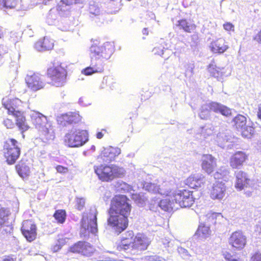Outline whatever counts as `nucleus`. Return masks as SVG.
<instances>
[{"label": "nucleus", "instance_id": "nucleus-1", "mask_svg": "<svg viewBox=\"0 0 261 261\" xmlns=\"http://www.w3.org/2000/svg\"><path fill=\"white\" fill-rule=\"evenodd\" d=\"M132 206L130 199L124 195H116L111 199L108 210V225L118 233H121L128 226V218Z\"/></svg>", "mask_w": 261, "mask_h": 261}, {"label": "nucleus", "instance_id": "nucleus-2", "mask_svg": "<svg viewBox=\"0 0 261 261\" xmlns=\"http://www.w3.org/2000/svg\"><path fill=\"white\" fill-rule=\"evenodd\" d=\"M94 170L98 179L106 182L122 178L126 173L124 168L115 164H100L94 166Z\"/></svg>", "mask_w": 261, "mask_h": 261}, {"label": "nucleus", "instance_id": "nucleus-3", "mask_svg": "<svg viewBox=\"0 0 261 261\" xmlns=\"http://www.w3.org/2000/svg\"><path fill=\"white\" fill-rule=\"evenodd\" d=\"M3 155L6 162L9 165L14 164L19 158L21 149L18 141L13 138H9L4 142L3 147Z\"/></svg>", "mask_w": 261, "mask_h": 261}, {"label": "nucleus", "instance_id": "nucleus-4", "mask_svg": "<svg viewBox=\"0 0 261 261\" xmlns=\"http://www.w3.org/2000/svg\"><path fill=\"white\" fill-rule=\"evenodd\" d=\"M46 76L50 80L52 85L56 87H62L66 83L67 70L61 64H53L48 67L46 71Z\"/></svg>", "mask_w": 261, "mask_h": 261}, {"label": "nucleus", "instance_id": "nucleus-5", "mask_svg": "<svg viewBox=\"0 0 261 261\" xmlns=\"http://www.w3.org/2000/svg\"><path fill=\"white\" fill-rule=\"evenodd\" d=\"M88 141V133L81 129H71L65 136L64 141L70 147H79Z\"/></svg>", "mask_w": 261, "mask_h": 261}, {"label": "nucleus", "instance_id": "nucleus-6", "mask_svg": "<svg viewBox=\"0 0 261 261\" xmlns=\"http://www.w3.org/2000/svg\"><path fill=\"white\" fill-rule=\"evenodd\" d=\"M114 45L110 42H106L101 45L98 40H94L90 48L91 60L96 61L100 58L109 57L114 51Z\"/></svg>", "mask_w": 261, "mask_h": 261}, {"label": "nucleus", "instance_id": "nucleus-7", "mask_svg": "<svg viewBox=\"0 0 261 261\" xmlns=\"http://www.w3.org/2000/svg\"><path fill=\"white\" fill-rule=\"evenodd\" d=\"M175 203L181 207H191L195 202L193 192L187 189L176 190L173 194Z\"/></svg>", "mask_w": 261, "mask_h": 261}, {"label": "nucleus", "instance_id": "nucleus-8", "mask_svg": "<svg viewBox=\"0 0 261 261\" xmlns=\"http://www.w3.org/2000/svg\"><path fill=\"white\" fill-rule=\"evenodd\" d=\"M228 243L234 250H242L247 245V237L243 231L241 230H236L230 234L228 239Z\"/></svg>", "mask_w": 261, "mask_h": 261}, {"label": "nucleus", "instance_id": "nucleus-9", "mask_svg": "<svg viewBox=\"0 0 261 261\" xmlns=\"http://www.w3.org/2000/svg\"><path fill=\"white\" fill-rule=\"evenodd\" d=\"M21 231L26 240L31 242L34 241L37 235V227L34 221L26 220L23 221Z\"/></svg>", "mask_w": 261, "mask_h": 261}, {"label": "nucleus", "instance_id": "nucleus-10", "mask_svg": "<svg viewBox=\"0 0 261 261\" xmlns=\"http://www.w3.org/2000/svg\"><path fill=\"white\" fill-rule=\"evenodd\" d=\"M249 154L242 150L236 151L229 158L230 167L233 169L242 168L248 161Z\"/></svg>", "mask_w": 261, "mask_h": 261}, {"label": "nucleus", "instance_id": "nucleus-11", "mask_svg": "<svg viewBox=\"0 0 261 261\" xmlns=\"http://www.w3.org/2000/svg\"><path fill=\"white\" fill-rule=\"evenodd\" d=\"M25 82L27 87L34 92L43 89L45 85V83L41 79L40 74L37 72L27 74L25 78Z\"/></svg>", "mask_w": 261, "mask_h": 261}, {"label": "nucleus", "instance_id": "nucleus-12", "mask_svg": "<svg viewBox=\"0 0 261 261\" xmlns=\"http://www.w3.org/2000/svg\"><path fill=\"white\" fill-rule=\"evenodd\" d=\"M82 117L79 114L75 112H68L60 115L57 117V123L61 127H67L69 125L78 123L81 122Z\"/></svg>", "mask_w": 261, "mask_h": 261}, {"label": "nucleus", "instance_id": "nucleus-13", "mask_svg": "<svg viewBox=\"0 0 261 261\" xmlns=\"http://www.w3.org/2000/svg\"><path fill=\"white\" fill-rule=\"evenodd\" d=\"M22 103V101L17 98L3 99L2 101L3 106L7 110V114L14 117L23 112L19 110Z\"/></svg>", "mask_w": 261, "mask_h": 261}, {"label": "nucleus", "instance_id": "nucleus-14", "mask_svg": "<svg viewBox=\"0 0 261 261\" xmlns=\"http://www.w3.org/2000/svg\"><path fill=\"white\" fill-rule=\"evenodd\" d=\"M121 153V149L118 147L109 146L105 148L97 156V159L104 162H111Z\"/></svg>", "mask_w": 261, "mask_h": 261}, {"label": "nucleus", "instance_id": "nucleus-15", "mask_svg": "<svg viewBox=\"0 0 261 261\" xmlns=\"http://www.w3.org/2000/svg\"><path fill=\"white\" fill-rule=\"evenodd\" d=\"M70 252L79 253L85 256H89L94 252V247L89 243L79 241L70 247Z\"/></svg>", "mask_w": 261, "mask_h": 261}, {"label": "nucleus", "instance_id": "nucleus-16", "mask_svg": "<svg viewBox=\"0 0 261 261\" xmlns=\"http://www.w3.org/2000/svg\"><path fill=\"white\" fill-rule=\"evenodd\" d=\"M135 233L133 230L126 231L122 236L120 242L117 245L118 251L133 249L135 241Z\"/></svg>", "mask_w": 261, "mask_h": 261}, {"label": "nucleus", "instance_id": "nucleus-17", "mask_svg": "<svg viewBox=\"0 0 261 261\" xmlns=\"http://www.w3.org/2000/svg\"><path fill=\"white\" fill-rule=\"evenodd\" d=\"M209 47L213 53L220 55L226 52L229 48V46L224 38L220 37L213 40Z\"/></svg>", "mask_w": 261, "mask_h": 261}, {"label": "nucleus", "instance_id": "nucleus-18", "mask_svg": "<svg viewBox=\"0 0 261 261\" xmlns=\"http://www.w3.org/2000/svg\"><path fill=\"white\" fill-rule=\"evenodd\" d=\"M201 166L204 172L210 175L217 166L216 159L212 154H204L202 155Z\"/></svg>", "mask_w": 261, "mask_h": 261}, {"label": "nucleus", "instance_id": "nucleus-19", "mask_svg": "<svg viewBox=\"0 0 261 261\" xmlns=\"http://www.w3.org/2000/svg\"><path fill=\"white\" fill-rule=\"evenodd\" d=\"M226 187L225 184L222 181H216L213 185L210 191L211 198L213 200H221L225 195Z\"/></svg>", "mask_w": 261, "mask_h": 261}, {"label": "nucleus", "instance_id": "nucleus-20", "mask_svg": "<svg viewBox=\"0 0 261 261\" xmlns=\"http://www.w3.org/2000/svg\"><path fill=\"white\" fill-rule=\"evenodd\" d=\"M235 188L241 191L250 186V179L247 174L243 171L239 170L235 172Z\"/></svg>", "mask_w": 261, "mask_h": 261}, {"label": "nucleus", "instance_id": "nucleus-21", "mask_svg": "<svg viewBox=\"0 0 261 261\" xmlns=\"http://www.w3.org/2000/svg\"><path fill=\"white\" fill-rule=\"evenodd\" d=\"M30 117L33 124L37 130L49 123L46 116L37 111H34Z\"/></svg>", "mask_w": 261, "mask_h": 261}, {"label": "nucleus", "instance_id": "nucleus-22", "mask_svg": "<svg viewBox=\"0 0 261 261\" xmlns=\"http://www.w3.org/2000/svg\"><path fill=\"white\" fill-rule=\"evenodd\" d=\"M222 105L217 102H211L206 105L202 106L199 113L200 117L202 119H207L210 111L219 113Z\"/></svg>", "mask_w": 261, "mask_h": 261}, {"label": "nucleus", "instance_id": "nucleus-23", "mask_svg": "<svg viewBox=\"0 0 261 261\" xmlns=\"http://www.w3.org/2000/svg\"><path fill=\"white\" fill-rule=\"evenodd\" d=\"M205 184L204 176L198 174H193L185 180V184L192 189L201 187Z\"/></svg>", "mask_w": 261, "mask_h": 261}, {"label": "nucleus", "instance_id": "nucleus-24", "mask_svg": "<svg viewBox=\"0 0 261 261\" xmlns=\"http://www.w3.org/2000/svg\"><path fill=\"white\" fill-rule=\"evenodd\" d=\"M176 26L179 30L187 33H194L197 28L193 20L187 18L178 20L177 21Z\"/></svg>", "mask_w": 261, "mask_h": 261}, {"label": "nucleus", "instance_id": "nucleus-25", "mask_svg": "<svg viewBox=\"0 0 261 261\" xmlns=\"http://www.w3.org/2000/svg\"><path fill=\"white\" fill-rule=\"evenodd\" d=\"M150 241L147 237L141 233H138L135 237L133 249L140 250H146L150 244Z\"/></svg>", "mask_w": 261, "mask_h": 261}, {"label": "nucleus", "instance_id": "nucleus-26", "mask_svg": "<svg viewBox=\"0 0 261 261\" xmlns=\"http://www.w3.org/2000/svg\"><path fill=\"white\" fill-rule=\"evenodd\" d=\"M37 131L40 139L44 142L53 140L55 137L54 130L50 123Z\"/></svg>", "mask_w": 261, "mask_h": 261}, {"label": "nucleus", "instance_id": "nucleus-27", "mask_svg": "<svg viewBox=\"0 0 261 261\" xmlns=\"http://www.w3.org/2000/svg\"><path fill=\"white\" fill-rule=\"evenodd\" d=\"M103 69V65L101 61L97 62L91 60L90 66L83 69L82 73L85 75H91L95 73L101 72Z\"/></svg>", "mask_w": 261, "mask_h": 261}, {"label": "nucleus", "instance_id": "nucleus-28", "mask_svg": "<svg viewBox=\"0 0 261 261\" xmlns=\"http://www.w3.org/2000/svg\"><path fill=\"white\" fill-rule=\"evenodd\" d=\"M54 47L53 41L46 37L37 41L35 44V48L40 51L49 50Z\"/></svg>", "mask_w": 261, "mask_h": 261}, {"label": "nucleus", "instance_id": "nucleus-29", "mask_svg": "<svg viewBox=\"0 0 261 261\" xmlns=\"http://www.w3.org/2000/svg\"><path fill=\"white\" fill-rule=\"evenodd\" d=\"M14 117L15 118V124L21 133L23 134L29 130L30 126L27 122L24 112L14 116Z\"/></svg>", "mask_w": 261, "mask_h": 261}, {"label": "nucleus", "instance_id": "nucleus-30", "mask_svg": "<svg viewBox=\"0 0 261 261\" xmlns=\"http://www.w3.org/2000/svg\"><path fill=\"white\" fill-rule=\"evenodd\" d=\"M15 169L18 174L23 179L27 178L30 174V168L22 160L15 165Z\"/></svg>", "mask_w": 261, "mask_h": 261}, {"label": "nucleus", "instance_id": "nucleus-31", "mask_svg": "<svg viewBox=\"0 0 261 261\" xmlns=\"http://www.w3.org/2000/svg\"><path fill=\"white\" fill-rule=\"evenodd\" d=\"M232 122L233 127L239 131L246 125L247 118L241 114H238L233 118Z\"/></svg>", "mask_w": 261, "mask_h": 261}, {"label": "nucleus", "instance_id": "nucleus-32", "mask_svg": "<svg viewBox=\"0 0 261 261\" xmlns=\"http://www.w3.org/2000/svg\"><path fill=\"white\" fill-rule=\"evenodd\" d=\"M174 203V198L171 200L168 198H164L160 200L159 205L164 211L169 212L173 210Z\"/></svg>", "mask_w": 261, "mask_h": 261}, {"label": "nucleus", "instance_id": "nucleus-33", "mask_svg": "<svg viewBox=\"0 0 261 261\" xmlns=\"http://www.w3.org/2000/svg\"><path fill=\"white\" fill-rule=\"evenodd\" d=\"M91 218L88 222L87 226V229L91 233H95L97 231V215L96 211L94 212L91 214Z\"/></svg>", "mask_w": 261, "mask_h": 261}, {"label": "nucleus", "instance_id": "nucleus-34", "mask_svg": "<svg viewBox=\"0 0 261 261\" xmlns=\"http://www.w3.org/2000/svg\"><path fill=\"white\" fill-rule=\"evenodd\" d=\"M53 217L58 224H63L65 222L67 217L66 211L62 209L56 210Z\"/></svg>", "mask_w": 261, "mask_h": 261}, {"label": "nucleus", "instance_id": "nucleus-35", "mask_svg": "<svg viewBox=\"0 0 261 261\" xmlns=\"http://www.w3.org/2000/svg\"><path fill=\"white\" fill-rule=\"evenodd\" d=\"M211 232L210 227L204 224H201L199 226L196 233L200 237L205 238L210 236Z\"/></svg>", "mask_w": 261, "mask_h": 261}, {"label": "nucleus", "instance_id": "nucleus-36", "mask_svg": "<svg viewBox=\"0 0 261 261\" xmlns=\"http://www.w3.org/2000/svg\"><path fill=\"white\" fill-rule=\"evenodd\" d=\"M239 131L241 132V135L243 137L250 138L254 134V128L246 125Z\"/></svg>", "mask_w": 261, "mask_h": 261}, {"label": "nucleus", "instance_id": "nucleus-37", "mask_svg": "<svg viewBox=\"0 0 261 261\" xmlns=\"http://www.w3.org/2000/svg\"><path fill=\"white\" fill-rule=\"evenodd\" d=\"M0 4L7 8H14L17 5L16 0H0Z\"/></svg>", "mask_w": 261, "mask_h": 261}, {"label": "nucleus", "instance_id": "nucleus-38", "mask_svg": "<svg viewBox=\"0 0 261 261\" xmlns=\"http://www.w3.org/2000/svg\"><path fill=\"white\" fill-rule=\"evenodd\" d=\"M223 256L226 261H243L241 258L237 257L234 254H231L229 252H225Z\"/></svg>", "mask_w": 261, "mask_h": 261}, {"label": "nucleus", "instance_id": "nucleus-39", "mask_svg": "<svg viewBox=\"0 0 261 261\" xmlns=\"http://www.w3.org/2000/svg\"><path fill=\"white\" fill-rule=\"evenodd\" d=\"M207 218L208 220L214 221V223H216V220L222 219L223 216L220 213L211 212L207 215Z\"/></svg>", "mask_w": 261, "mask_h": 261}, {"label": "nucleus", "instance_id": "nucleus-40", "mask_svg": "<svg viewBox=\"0 0 261 261\" xmlns=\"http://www.w3.org/2000/svg\"><path fill=\"white\" fill-rule=\"evenodd\" d=\"M219 113L226 117H229L232 115L231 110L228 107L223 105H222Z\"/></svg>", "mask_w": 261, "mask_h": 261}, {"label": "nucleus", "instance_id": "nucleus-41", "mask_svg": "<svg viewBox=\"0 0 261 261\" xmlns=\"http://www.w3.org/2000/svg\"><path fill=\"white\" fill-rule=\"evenodd\" d=\"M4 125L8 129H12L14 127L15 122L12 119L6 118L3 121Z\"/></svg>", "mask_w": 261, "mask_h": 261}, {"label": "nucleus", "instance_id": "nucleus-42", "mask_svg": "<svg viewBox=\"0 0 261 261\" xmlns=\"http://www.w3.org/2000/svg\"><path fill=\"white\" fill-rule=\"evenodd\" d=\"M7 215L4 208H0V226H2L6 221Z\"/></svg>", "mask_w": 261, "mask_h": 261}, {"label": "nucleus", "instance_id": "nucleus-43", "mask_svg": "<svg viewBox=\"0 0 261 261\" xmlns=\"http://www.w3.org/2000/svg\"><path fill=\"white\" fill-rule=\"evenodd\" d=\"M85 200L83 198H77L76 200V207L77 210L81 211L85 206Z\"/></svg>", "mask_w": 261, "mask_h": 261}, {"label": "nucleus", "instance_id": "nucleus-44", "mask_svg": "<svg viewBox=\"0 0 261 261\" xmlns=\"http://www.w3.org/2000/svg\"><path fill=\"white\" fill-rule=\"evenodd\" d=\"M217 66L214 64H210L207 67L208 72L214 76L216 74L218 73V71L217 69Z\"/></svg>", "mask_w": 261, "mask_h": 261}, {"label": "nucleus", "instance_id": "nucleus-45", "mask_svg": "<svg viewBox=\"0 0 261 261\" xmlns=\"http://www.w3.org/2000/svg\"><path fill=\"white\" fill-rule=\"evenodd\" d=\"M226 171H222L221 170H219L215 172L214 174V177L215 179H223L225 177L226 175Z\"/></svg>", "mask_w": 261, "mask_h": 261}, {"label": "nucleus", "instance_id": "nucleus-46", "mask_svg": "<svg viewBox=\"0 0 261 261\" xmlns=\"http://www.w3.org/2000/svg\"><path fill=\"white\" fill-rule=\"evenodd\" d=\"M223 29L227 32H233L234 31V25L230 22H226L223 24Z\"/></svg>", "mask_w": 261, "mask_h": 261}, {"label": "nucleus", "instance_id": "nucleus-47", "mask_svg": "<svg viewBox=\"0 0 261 261\" xmlns=\"http://www.w3.org/2000/svg\"><path fill=\"white\" fill-rule=\"evenodd\" d=\"M56 170L58 173L61 174H65L68 172V169L66 167L63 166L62 165H57L56 167Z\"/></svg>", "mask_w": 261, "mask_h": 261}, {"label": "nucleus", "instance_id": "nucleus-48", "mask_svg": "<svg viewBox=\"0 0 261 261\" xmlns=\"http://www.w3.org/2000/svg\"><path fill=\"white\" fill-rule=\"evenodd\" d=\"M250 261H261V253L259 252L254 253L251 257Z\"/></svg>", "mask_w": 261, "mask_h": 261}, {"label": "nucleus", "instance_id": "nucleus-49", "mask_svg": "<svg viewBox=\"0 0 261 261\" xmlns=\"http://www.w3.org/2000/svg\"><path fill=\"white\" fill-rule=\"evenodd\" d=\"M254 232L256 236H261V221L255 225Z\"/></svg>", "mask_w": 261, "mask_h": 261}, {"label": "nucleus", "instance_id": "nucleus-50", "mask_svg": "<svg viewBox=\"0 0 261 261\" xmlns=\"http://www.w3.org/2000/svg\"><path fill=\"white\" fill-rule=\"evenodd\" d=\"M63 2L67 5H71L81 3L82 2V0H63Z\"/></svg>", "mask_w": 261, "mask_h": 261}, {"label": "nucleus", "instance_id": "nucleus-51", "mask_svg": "<svg viewBox=\"0 0 261 261\" xmlns=\"http://www.w3.org/2000/svg\"><path fill=\"white\" fill-rule=\"evenodd\" d=\"M253 40L261 44V30H260L253 37Z\"/></svg>", "mask_w": 261, "mask_h": 261}, {"label": "nucleus", "instance_id": "nucleus-52", "mask_svg": "<svg viewBox=\"0 0 261 261\" xmlns=\"http://www.w3.org/2000/svg\"><path fill=\"white\" fill-rule=\"evenodd\" d=\"M106 133V129H102L101 132H98L96 133V137L97 139H100L103 138L104 134Z\"/></svg>", "mask_w": 261, "mask_h": 261}, {"label": "nucleus", "instance_id": "nucleus-53", "mask_svg": "<svg viewBox=\"0 0 261 261\" xmlns=\"http://www.w3.org/2000/svg\"><path fill=\"white\" fill-rule=\"evenodd\" d=\"M191 38H192V41L194 42V43L195 44H197L198 43V35H192L191 36Z\"/></svg>", "mask_w": 261, "mask_h": 261}, {"label": "nucleus", "instance_id": "nucleus-54", "mask_svg": "<svg viewBox=\"0 0 261 261\" xmlns=\"http://www.w3.org/2000/svg\"><path fill=\"white\" fill-rule=\"evenodd\" d=\"M257 116L261 120V103L258 106Z\"/></svg>", "mask_w": 261, "mask_h": 261}, {"label": "nucleus", "instance_id": "nucleus-55", "mask_svg": "<svg viewBox=\"0 0 261 261\" xmlns=\"http://www.w3.org/2000/svg\"><path fill=\"white\" fill-rule=\"evenodd\" d=\"M143 33L145 35H148V29L147 28H144L143 30Z\"/></svg>", "mask_w": 261, "mask_h": 261}, {"label": "nucleus", "instance_id": "nucleus-56", "mask_svg": "<svg viewBox=\"0 0 261 261\" xmlns=\"http://www.w3.org/2000/svg\"><path fill=\"white\" fill-rule=\"evenodd\" d=\"M2 261H14V260L12 258H6L4 259Z\"/></svg>", "mask_w": 261, "mask_h": 261}, {"label": "nucleus", "instance_id": "nucleus-57", "mask_svg": "<svg viewBox=\"0 0 261 261\" xmlns=\"http://www.w3.org/2000/svg\"><path fill=\"white\" fill-rule=\"evenodd\" d=\"M92 149H93V150H94V149H95V146H92Z\"/></svg>", "mask_w": 261, "mask_h": 261}, {"label": "nucleus", "instance_id": "nucleus-58", "mask_svg": "<svg viewBox=\"0 0 261 261\" xmlns=\"http://www.w3.org/2000/svg\"><path fill=\"white\" fill-rule=\"evenodd\" d=\"M151 261H157V260H155L154 259H152Z\"/></svg>", "mask_w": 261, "mask_h": 261}, {"label": "nucleus", "instance_id": "nucleus-59", "mask_svg": "<svg viewBox=\"0 0 261 261\" xmlns=\"http://www.w3.org/2000/svg\"><path fill=\"white\" fill-rule=\"evenodd\" d=\"M2 58V56L0 55V59Z\"/></svg>", "mask_w": 261, "mask_h": 261}]
</instances>
